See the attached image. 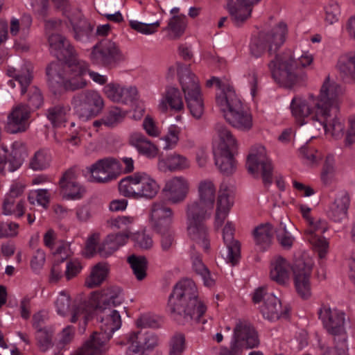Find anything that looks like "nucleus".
Returning <instances> with one entry per match:
<instances>
[{"label": "nucleus", "instance_id": "39", "mask_svg": "<svg viewBox=\"0 0 355 355\" xmlns=\"http://www.w3.org/2000/svg\"><path fill=\"white\" fill-rule=\"evenodd\" d=\"M129 341L136 343L144 351L153 349L158 344V338L154 334L142 329L132 332L129 337Z\"/></svg>", "mask_w": 355, "mask_h": 355}, {"label": "nucleus", "instance_id": "36", "mask_svg": "<svg viewBox=\"0 0 355 355\" xmlns=\"http://www.w3.org/2000/svg\"><path fill=\"white\" fill-rule=\"evenodd\" d=\"M130 144L137 149L139 153L149 158L155 157L158 154V148L141 134H133L130 137Z\"/></svg>", "mask_w": 355, "mask_h": 355}, {"label": "nucleus", "instance_id": "43", "mask_svg": "<svg viewBox=\"0 0 355 355\" xmlns=\"http://www.w3.org/2000/svg\"><path fill=\"white\" fill-rule=\"evenodd\" d=\"M191 257L194 271L202 277L205 286H212L214 284V280L211 277L210 272L203 263L199 253L196 251H191Z\"/></svg>", "mask_w": 355, "mask_h": 355}, {"label": "nucleus", "instance_id": "25", "mask_svg": "<svg viewBox=\"0 0 355 355\" xmlns=\"http://www.w3.org/2000/svg\"><path fill=\"white\" fill-rule=\"evenodd\" d=\"M234 227L230 222H227L223 228V240L227 245V262L232 266L236 265L241 257V244L239 241L234 239Z\"/></svg>", "mask_w": 355, "mask_h": 355}, {"label": "nucleus", "instance_id": "19", "mask_svg": "<svg viewBox=\"0 0 355 355\" xmlns=\"http://www.w3.org/2000/svg\"><path fill=\"white\" fill-rule=\"evenodd\" d=\"M31 117V110L28 106L19 104L13 107L8 116L5 130L10 134L24 132L29 128L28 119Z\"/></svg>", "mask_w": 355, "mask_h": 355}, {"label": "nucleus", "instance_id": "30", "mask_svg": "<svg viewBox=\"0 0 355 355\" xmlns=\"http://www.w3.org/2000/svg\"><path fill=\"white\" fill-rule=\"evenodd\" d=\"M212 209L210 207H206L198 200L188 204L187 206L188 225L205 223V219L210 216L209 211Z\"/></svg>", "mask_w": 355, "mask_h": 355}, {"label": "nucleus", "instance_id": "12", "mask_svg": "<svg viewBox=\"0 0 355 355\" xmlns=\"http://www.w3.org/2000/svg\"><path fill=\"white\" fill-rule=\"evenodd\" d=\"M313 263L310 259L298 258L292 266L293 281L297 295L303 300L311 296V276Z\"/></svg>", "mask_w": 355, "mask_h": 355}, {"label": "nucleus", "instance_id": "57", "mask_svg": "<svg viewBox=\"0 0 355 355\" xmlns=\"http://www.w3.org/2000/svg\"><path fill=\"white\" fill-rule=\"evenodd\" d=\"M184 349V336L183 334L175 335L169 343L168 355H182Z\"/></svg>", "mask_w": 355, "mask_h": 355}, {"label": "nucleus", "instance_id": "2", "mask_svg": "<svg viewBox=\"0 0 355 355\" xmlns=\"http://www.w3.org/2000/svg\"><path fill=\"white\" fill-rule=\"evenodd\" d=\"M49 43L56 51V56L64 60L62 64L53 62L46 67L48 85L54 95H60L65 92L85 88L87 82L84 76L88 71V63L78 59L73 47L66 38L60 34L49 35Z\"/></svg>", "mask_w": 355, "mask_h": 355}, {"label": "nucleus", "instance_id": "45", "mask_svg": "<svg viewBox=\"0 0 355 355\" xmlns=\"http://www.w3.org/2000/svg\"><path fill=\"white\" fill-rule=\"evenodd\" d=\"M67 109L62 104H58L49 107L46 116L53 127H58L66 121Z\"/></svg>", "mask_w": 355, "mask_h": 355}, {"label": "nucleus", "instance_id": "51", "mask_svg": "<svg viewBox=\"0 0 355 355\" xmlns=\"http://www.w3.org/2000/svg\"><path fill=\"white\" fill-rule=\"evenodd\" d=\"M335 161L334 156L329 155L326 157L322 171L321 173V180L325 185H330L335 175Z\"/></svg>", "mask_w": 355, "mask_h": 355}, {"label": "nucleus", "instance_id": "4", "mask_svg": "<svg viewBox=\"0 0 355 355\" xmlns=\"http://www.w3.org/2000/svg\"><path fill=\"white\" fill-rule=\"evenodd\" d=\"M121 291L118 286H110L100 292H94L93 301L100 319L101 331L94 332L90 338L101 347L106 348V350L107 343L112 334L121 325L120 312L125 311L121 306Z\"/></svg>", "mask_w": 355, "mask_h": 355}, {"label": "nucleus", "instance_id": "53", "mask_svg": "<svg viewBox=\"0 0 355 355\" xmlns=\"http://www.w3.org/2000/svg\"><path fill=\"white\" fill-rule=\"evenodd\" d=\"M106 348H103L91 338L84 345L71 355H103Z\"/></svg>", "mask_w": 355, "mask_h": 355}, {"label": "nucleus", "instance_id": "31", "mask_svg": "<svg viewBox=\"0 0 355 355\" xmlns=\"http://www.w3.org/2000/svg\"><path fill=\"white\" fill-rule=\"evenodd\" d=\"M168 106L171 110L180 112L184 108V103L180 90L176 87H168L166 92L164 98L160 103L159 109L166 112Z\"/></svg>", "mask_w": 355, "mask_h": 355}, {"label": "nucleus", "instance_id": "56", "mask_svg": "<svg viewBox=\"0 0 355 355\" xmlns=\"http://www.w3.org/2000/svg\"><path fill=\"white\" fill-rule=\"evenodd\" d=\"M74 37L76 40H81L88 37L92 32L94 26L87 20H80L78 24L73 26Z\"/></svg>", "mask_w": 355, "mask_h": 355}, {"label": "nucleus", "instance_id": "42", "mask_svg": "<svg viewBox=\"0 0 355 355\" xmlns=\"http://www.w3.org/2000/svg\"><path fill=\"white\" fill-rule=\"evenodd\" d=\"M340 72L355 82V52L342 55L337 64Z\"/></svg>", "mask_w": 355, "mask_h": 355}, {"label": "nucleus", "instance_id": "34", "mask_svg": "<svg viewBox=\"0 0 355 355\" xmlns=\"http://www.w3.org/2000/svg\"><path fill=\"white\" fill-rule=\"evenodd\" d=\"M140 172L123 178L119 182V191L124 197L137 200L139 186Z\"/></svg>", "mask_w": 355, "mask_h": 355}, {"label": "nucleus", "instance_id": "14", "mask_svg": "<svg viewBox=\"0 0 355 355\" xmlns=\"http://www.w3.org/2000/svg\"><path fill=\"white\" fill-rule=\"evenodd\" d=\"M8 74L19 82L21 85V94L28 92V105L31 109H38L44 103V98L41 91L37 87H28L33 80V67L30 64H25L22 67L21 73L12 74L15 70H8Z\"/></svg>", "mask_w": 355, "mask_h": 355}, {"label": "nucleus", "instance_id": "23", "mask_svg": "<svg viewBox=\"0 0 355 355\" xmlns=\"http://www.w3.org/2000/svg\"><path fill=\"white\" fill-rule=\"evenodd\" d=\"M162 191L168 202L178 204L186 199L189 192V184L184 178L175 177L166 183Z\"/></svg>", "mask_w": 355, "mask_h": 355}, {"label": "nucleus", "instance_id": "52", "mask_svg": "<svg viewBox=\"0 0 355 355\" xmlns=\"http://www.w3.org/2000/svg\"><path fill=\"white\" fill-rule=\"evenodd\" d=\"M186 16L184 15L173 16L168 22V28L174 33L173 39L179 38L186 28Z\"/></svg>", "mask_w": 355, "mask_h": 355}, {"label": "nucleus", "instance_id": "29", "mask_svg": "<svg viewBox=\"0 0 355 355\" xmlns=\"http://www.w3.org/2000/svg\"><path fill=\"white\" fill-rule=\"evenodd\" d=\"M349 202L347 192L343 191L337 195L329 211V216L335 222H340L347 218Z\"/></svg>", "mask_w": 355, "mask_h": 355}, {"label": "nucleus", "instance_id": "44", "mask_svg": "<svg viewBox=\"0 0 355 355\" xmlns=\"http://www.w3.org/2000/svg\"><path fill=\"white\" fill-rule=\"evenodd\" d=\"M107 273V266L105 263H97L92 268L90 275L86 279L85 285L89 288L98 286L105 279Z\"/></svg>", "mask_w": 355, "mask_h": 355}, {"label": "nucleus", "instance_id": "20", "mask_svg": "<svg viewBox=\"0 0 355 355\" xmlns=\"http://www.w3.org/2000/svg\"><path fill=\"white\" fill-rule=\"evenodd\" d=\"M327 229V223L319 219L315 223L313 221V225H309L305 230L306 239L318 252L320 259L325 257L328 251L329 243L325 238L321 236Z\"/></svg>", "mask_w": 355, "mask_h": 355}, {"label": "nucleus", "instance_id": "62", "mask_svg": "<svg viewBox=\"0 0 355 355\" xmlns=\"http://www.w3.org/2000/svg\"><path fill=\"white\" fill-rule=\"evenodd\" d=\"M135 246L147 250L153 246V241L151 237L144 232H138L133 236Z\"/></svg>", "mask_w": 355, "mask_h": 355}, {"label": "nucleus", "instance_id": "8", "mask_svg": "<svg viewBox=\"0 0 355 355\" xmlns=\"http://www.w3.org/2000/svg\"><path fill=\"white\" fill-rule=\"evenodd\" d=\"M215 130L220 141L217 149L214 151L215 164L221 173L228 175L236 168L234 155L237 150L236 140L231 131L223 123H216Z\"/></svg>", "mask_w": 355, "mask_h": 355}, {"label": "nucleus", "instance_id": "16", "mask_svg": "<svg viewBox=\"0 0 355 355\" xmlns=\"http://www.w3.org/2000/svg\"><path fill=\"white\" fill-rule=\"evenodd\" d=\"M246 166L249 173L252 175H258L259 170L261 169L265 185L272 183V166L271 161L266 157L264 147L259 146L257 153H252L248 155Z\"/></svg>", "mask_w": 355, "mask_h": 355}, {"label": "nucleus", "instance_id": "58", "mask_svg": "<svg viewBox=\"0 0 355 355\" xmlns=\"http://www.w3.org/2000/svg\"><path fill=\"white\" fill-rule=\"evenodd\" d=\"M130 26L132 29L139 33L148 35L157 31V28L159 26V22L156 21L155 23L148 24L137 21H130Z\"/></svg>", "mask_w": 355, "mask_h": 355}, {"label": "nucleus", "instance_id": "1", "mask_svg": "<svg viewBox=\"0 0 355 355\" xmlns=\"http://www.w3.org/2000/svg\"><path fill=\"white\" fill-rule=\"evenodd\" d=\"M287 32V25L284 22H279L270 31L260 32L250 45V52L256 58L261 56L265 52L270 55L274 54V58L268 64L271 76L281 87L291 89L304 83L307 76L298 67L291 50L277 54L285 41Z\"/></svg>", "mask_w": 355, "mask_h": 355}, {"label": "nucleus", "instance_id": "63", "mask_svg": "<svg viewBox=\"0 0 355 355\" xmlns=\"http://www.w3.org/2000/svg\"><path fill=\"white\" fill-rule=\"evenodd\" d=\"M82 269L80 261L77 259L67 262L64 275L67 280H70L80 273Z\"/></svg>", "mask_w": 355, "mask_h": 355}, {"label": "nucleus", "instance_id": "21", "mask_svg": "<svg viewBox=\"0 0 355 355\" xmlns=\"http://www.w3.org/2000/svg\"><path fill=\"white\" fill-rule=\"evenodd\" d=\"M261 0H230L227 10L235 25L239 26L245 23L252 15L253 7Z\"/></svg>", "mask_w": 355, "mask_h": 355}, {"label": "nucleus", "instance_id": "18", "mask_svg": "<svg viewBox=\"0 0 355 355\" xmlns=\"http://www.w3.org/2000/svg\"><path fill=\"white\" fill-rule=\"evenodd\" d=\"M120 164L114 158L102 159L87 168L92 178L96 182H107L120 173Z\"/></svg>", "mask_w": 355, "mask_h": 355}, {"label": "nucleus", "instance_id": "54", "mask_svg": "<svg viewBox=\"0 0 355 355\" xmlns=\"http://www.w3.org/2000/svg\"><path fill=\"white\" fill-rule=\"evenodd\" d=\"M49 161L47 153L43 150H40L35 153L29 165L35 171H41L49 166Z\"/></svg>", "mask_w": 355, "mask_h": 355}, {"label": "nucleus", "instance_id": "35", "mask_svg": "<svg viewBox=\"0 0 355 355\" xmlns=\"http://www.w3.org/2000/svg\"><path fill=\"white\" fill-rule=\"evenodd\" d=\"M290 266L283 257H278L271 265L270 279L280 285L286 284L289 279Z\"/></svg>", "mask_w": 355, "mask_h": 355}, {"label": "nucleus", "instance_id": "28", "mask_svg": "<svg viewBox=\"0 0 355 355\" xmlns=\"http://www.w3.org/2000/svg\"><path fill=\"white\" fill-rule=\"evenodd\" d=\"M254 243L261 251L268 248L271 243L274 235V230L270 223H262L256 227L253 232Z\"/></svg>", "mask_w": 355, "mask_h": 355}, {"label": "nucleus", "instance_id": "10", "mask_svg": "<svg viewBox=\"0 0 355 355\" xmlns=\"http://www.w3.org/2000/svg\"><path fill=\"white\" fill-rule=\"evenodd\" d=\"M75 114L83 121L98 116L104 107V100L95 90H85L74 95L71 99Z\"/></svg>", "mask_w": 355, "mask_h": 355}, {"label": "nucleus", "instance_id": "38", "mask_svg": "<svg viewBox=\"0 0 355 355\" xmlns=\"http://www.w3.org/2000/svg\"><path fill=\"white\" fill-rule=\"evenodd\" d=\"M94 293L89 300L80 302L77 305L74 306L72 310V315L70 319L71 322H76L80 317H83L84 325L85 326L87 321L92 318L94 311H96L95 303L93 301Z\"/></svg>", "mask_w": 355, "mask_h": 355}, {"label": "nucleus", "instance_id": "32", "mask_svg": "<svg viewBox=\"0 0 355 355\" xmlns=\"http://www.w3.org/2000/svg\"><path fill=\"white\" fill-rule=\"evenodd\" d=\"M232 205L233 200L230 197V191L227 187L224 189H220L218 193L216 212V223L218 225H222Z\"/></svg>", "mask_w": 355, "mask_h": 355}, {"label": "nucleus", "instance_id": "27", "mask_svg": "<svg viewBox=\"0 0 355 355\" xmlns=\"http://www.w3.org/2000/svg\"><path fill=\"white\" fill-rule=\"evenodd\" d=\"M59 184L64 194L71 199H79L85 192V189L76 182V176L73 168L67 170L63 174Z\"/></svg>", "mask_w": 355, "mask_h": 355}, {"label": "nucleus", "instance_id": "3", "mask_svg": "<svg viewBox=\"0 0 355 355\" xmlns=\"http://www.w3.org/2000/svg\"><path fill=\"white\" fill-rule=\"evenodd\" d=\"M338 86L336 83H331L327 77L317 96L309 94L306 99L299 96L293 98L291 112L300 125V133L313 139L321 132L325 116L331 111L337 112L335 98Z\"/></svg>", "mask_w": 355, "mask_h": 355}, {"label": "nucleus", "instance_id": "47", "mask_svg": "<svg viewBox=\"0 0 355 355\" xmlns=\"http://www.w3.org/2000/svg\"><path fill=\"white\" fill-rule=\"evenodd\" d=\"M24 202L19 200L15 205V200L6 196L3 203V213L5 215H15L17 217H21L24 214Z\"/></svg>", "mask_w": 355, "mask_h": 355}, {"label": "nucleus", "instance_id": "11", "mask_svg": "<svg viewBox=\"0 0 355 355\" xmlns=\"http://www.w3.org/2000/svg\"><path fill=\"white\" fill-rule=\"evenodd\" d=\"M90 58L94 64L112 68L124 60L115 42L103 39L94 46Z\"/></svg>", "mask_w": 355, "mask_h": 355}, {"label": "nucleus", "instance_id": "60", "mask_svg": "<svg viewBox=\"0 0 355 355\" xmlns=\"http://www.w3.org/2000/svg\"><path fill=\"white\" fill-rule=\"evenodd\" d=\"M70 304L69 295L64 292L60 293L55 301L58 313L61 315H65L69 312Z\"/></svg>", "mask_w": 355, "mask_h": 355}, {"label": "nucleus", "instance_id": "59", "mask_svg": "<svg viewBox=\"0 0 355 355\" xmlns=\"http://www.w3.org/2000/svg\"><path fill=\"white\" fill-rule=\"evenodd\" d=\"M325 21L333 25L338 21L340 7L336 2H331L325 8Z\"/></svg>", "mask_w": 355, "mask_h": 355}, {"label": "nucleus", "instance_id": "24", "mask_svg": "<svg viewBox=\"0 0 355 355\" xmlns=\"http://www.w3.org/2000/svg\"><path fill=\"white\" fill-rule=\"evenodd\" d=\"M341 94V88L340 85L338 89L336 91V106L337 112H329V114L325 116V120L322 123V130L326 134H330L335 139L341 138L344 135L345 125L343 121H341L338 116L340 107H339V96Z\"/></svg>", "mask_w": 355, "mask_h": 355}, {"label": "nucleus", "instance_id": "40", "mask_svg": "<svg viewBox=\"0 0 355 355\" xmlns=\"http://www.w3.org/2000/svg\"><path fill=\"white\" fill-rule=\"evenodd\" d=\"M198 201L206 207L214 209L216 199V187L212 181L205 180L200 182L198 187Z\"/></svg>", "mask_w": 355, "mask_h": 355}, {"label": "nucleus", "instance_id": "33", "mask_svg": "<svg viewBox=\"0 0 355 355\" xmlns=\"http://www.w3.org/2000/svg\"><path fill=\"white\" fill-rule=\"evenodd\" d=\"M137 200L145 198L151 200L158 193L159 186L157 182L146 173H140Z\"/></svg>", "mask_w": 355, "mask_h": 355}, {"label": "nucleus", "instance_id": "17", "mask_svg": "<svg viewBox=\"0 0 355 355\" xmlns=\"http://www.w3.org/2000/svg\"><path fill=\"white\" fill-rule=\"evenodd\" d=\"M174 213L164 201L154 202L150 209V220L157 232H166L171 227Z\"/></svg>", "mask_w": 355, "mask_h": 355}, {"label": "nucleus", "instance_id": "5", "mask_svg": "<svg viewBox=\"0 0 355 355\" xmlns=\"http://www.w3.org/2000/svg\"><path fill=\"white\" fill-rule=\"evenodd\" d=\"M167 308L171 317L182 325L205 323L202 319L207 307L198 298L195 283L191 279L180 281L170 295Z\"/></svg>", "mask_w": 355, "mask_h": 355}, {"label": "nucleus", "instance_id": "9", "mask_svg": "<svg viewBox=\"0 0 355 355\" xmlns=\"http://www.w3.org/2000/svg\"><path fill=\"white\" fill-rule=\"evenodd\" d=\"M180 75V83L188 109L191 115L200 119L204 112V102L202 98L199 81L197 77L187 67H182L177 63Z\"/></svg>", "mask_w": 355, "mask_h": 355}, {"label": "nucleus", "instance_id": "46", "mask_svg": "<svg viewBox=\"0 0 355 355\" xmlns=\"http://www.w3.org/2000/svg\"><path fill=\"white\" fill-rule=\"evenodd\" d=\"M133 273L138 280L144 279L146 276L147 260L145 257L132 254L128 258Z\"/></svg>", "mask_w": 355, "mask_h": 355}, {"label": "nucleus", "instance_id": "26", "mask_svg": "<svg viewBox=\"0 0 355 355\" xmlns=\"http://www.w3.org/2000/svg\"><path fill=\"white\" fill-rule=\"evenodd\" d=\"M187 231L190 239L193 241L191 251H196V248H201L205 251L209 249V238L205 223L188 225Z\"/></svg>", "mask_w": 355, "mask_h": 355}, {"label": "nucleus", "instance_id": "41", "mask_svg": "<svg viewBox=\"0 0 355 355\" xmlns=\"http://www.w3.org/2000/svg\"><path fill=\"white\" fill-rule=\"evenodd\" d=\"M260 311L263 317L270 320L279 319L283 314L281 302L274 295H268Z\"/></svg>", "mask_w": 355, "mask_h": 355}, {"label": "nucleus", "instance_id": "13", "mask_svg": "<svg viewBox=\"0 0 355 355\" xmlns=\"http://www.w3.org/2000/svg\"><path fill=\"white\" fill-rule=\"evenodd\" d=\"M259 335L254 327L246 320H239L234 328L230 345L234 352H243L244 349L258 347Z\"/></svg>", "mask_w": 355, "mask_h": 355}, {"label": "nucleus", "instance_id": "22", "mask_svg": "<svg viewBox=\"0 0 355 355\" xmlns=\"http://www.w3.org/2000/svg\"><path fill=\"white\" fill-rule=\"evenodd\" d=\"M106 97L114 103H127L137 100L138 91L135 87H125L119 83H110L103 87Z\"/></svg>", "mask_w": 355, "mask_h": 355}, {"label": "nucleus", "instance_id": "15", "mask_svg": "<svg viewBox=\"0 0 355 355\" xmlns=\"http://www.w3.org/2000/svg\"><path fill=\"white\" fill-rule=\"evenodd\" d=\"M25 156L26 148L21 141L14 142L10 152L6 146H0V173L5 175L16 171L21 165Z\"/></svg>", "mask_w": 355, "mask_h": 355}, {"label": "nucleus", "instance_id": "48", "mask_svg": "<svg viewBox=\"0 0 355 355\" xmlns=\"http://www.w3.org/2000/svg\"><path fill=\"white\" fill-rule=\"evenodd\" d=\"M35 337L40 351L44 352L53 347V330L46 327L40 329L36 331Z\"/></svg>", "mask_w": 355, "mask_h": 355}, {"label": "nucleus", "instance_id": "61", "mask_svg": "<svg viewBox=\"0 0 355 355\" xmlns=\"http://www.w3.org/2000/svg\"><path fill=\"white\" fill-rule=\"evenodd\" d=\"M19 225L13 222L0 223V238L14 237L18 234Z\"/></svg>", "mask_w": 355, "mask_h": 355}, {"label": "nucleus", "instance_id": "49", "mask_svg": "<svg viewBox=\"0 0 355 355\" xmlns=\"http://www.w3.org/2000/svg\"><path fill=\"white\" fill-rule=\"evenodd\" d=\"M180 128L177 125H172L168 128V133L160 139V146L164 150H168L174 148L179 141Z\"/></svg>", "mask_w": 355, "mask_h": 355}, {"label": "nucleus", "instance_id": "50", "mask_svg": "<svg viewBox=\"0 0 355 355\" xmlns=\"http://www.w3.org/2000/svg\"><path fill=\"white\" fill-rule=\"evenodd\" d=\"M126 112L117 106L111 107L103 116L106 127H114L121 123L125 117Z\"/></svg>", "mask_w": 355, "mask_h": 355}, {"label": "nucleus", "instance_id": "7", "mask_svg": "<svg viewBox=\"0 0 355 355\" xmlns=\"http://www.w3.org/2000/svg\"><path fill=\"white\" fill-rule=\"evenodd\" d=\"M318 314L327 331L334 336V347L328 349L323 355H347L345 313L322 304Z\"/></svg>", "mask_w": 355, "mask_h": 355}, {"label": "nucleus", "instance_id": "55", "mask_svg": "<svg viewBox=\"0 0 355 355\" xmlns=\"http://www.w3.org/2000/svg\"><path fill=\"white\" fill-rule=\"evenodd\" d=\"M168 168L171 171L182 170L189 167L187 159L180 155L173 154L168 156L166 159Z\"/></svg>", "mask_w": 355, "mask_h": 355}, {"label": "nucleus", "instance_id": "64", "mask_svg": "<svg viewBox=\"0 0 355 355\" xmlns=\"http://www.w3.org/2000/svg\"><path fill=\"white\" fill-rule=\"evenodd\" d=\"M100 236L98 233L92 234L87 240L85 255L86 257L90 258L96 253V248L99 241Z\"/></svg>", "mask_w": 355, "mask_h": 355}, {"label": "nucleus", "instance_id": "37", "mask_svg": "<svg viewBox=\"0 0 355 355\" xmlns=\"http://www.w3.org/2000/svg\"><path fill=\"white\" fill-rule=\"evenodd\" d=\"M54 255L55 259L51 270L50 281L57 282L63 276V268L60 266V263L70 256V249L67 244H62L58 247Z\"/></svg>", "mask_w": 355, "mask_h": 355}, {"label": "nucleus", "instance_id": "6", "mask_svg": "<svg viewBox=\"0 0 355 355\" xmlns=\"http://www.w3.org/2000/svg\"><path fill=\"white\" fill-rule=\"evenodd\" d=\"M216 103L226 121L233 128L248 131L253 125L252 114L245 109L232 86L223 87V94L216 96Z\"/></svg>", "mask_w": 355, "mask_h": 355}]
</instances>
